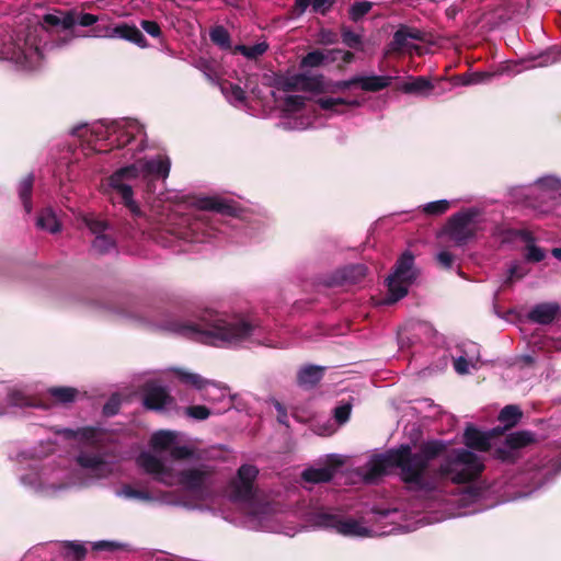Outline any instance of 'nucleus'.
Wrapping results in <instances>:
<instances>
[{
  "label": "nucleus",
  "instance_id": "33",
  "mask_svg": "<svg viewBox=\"0 0 561 561\" xmlns=\"http://www.w3.org/2000/svg\"><path fill=\"white\" fill-rule=\"evenodd\" d=\"M117 133L116 147L124 148L131 144L136 138V133H141V128L137 125H130L128 128L116 129L115 126L108 128V133Z\"/></svg>",
  "mask_w": 561,
  "mask_h": 561
},
{
  "label": "nucleus",
  "instance_id": "7",
  "mask_svg": "<svg viewBox=\"0 0 561 561\" xmlns=\"http://www.w3.org/2000/svg\"><path fill=\"white\" fill-rule=\"evenodd\" d=\"M259 470L253 465L244 463L239 467L237 478L229 483L230 499L234 502H249L254 497L253 484Z\"/></svg>",
  "mask_w": 561,
  "mask_h": 561
},
{
  "label": "nucleus",
  "instance_id": "3",
  "mask_svg": "<svg viewBox=\"0 0 561 561\" xmlns=\"http://www.w3.org/2000/svg\"><path fill=\"white\" fill-rule=\"evenodd\" d=\"M480 209L469 207L453 214L444 225L439 237H446L456 247H463L476 240L480 227Z\"/></svg>",
  "mask_w": 561,
  "mask_h": 561
},
{
  "label": "nucleus",
  "instance_id": "64",
  "mask_svg": "<svg viewBox=\"0 0 561 561\" xmlns=\"http://www.w3.org/2000/svg\"><path fill=\"white\" fill-rule=\"evenodd\" d=\"M142 30L152 37L161 36V27L156 21L142 20L140 22Z\"/></svg>",
  "mask_w": 561,
  "mask_h": 561
},
{
  "label": "nucleus",
  "instance_id": "63",
  "mask_svg": "<svg viewBox=\"0 0 561 561\" xmlns=\"http://www.w3.org/2000/svg\"><path fill=\"white\" fill-rule=\"evenodd\" d=\"M437 264L445 270L453 267L455 256L449 251H442L436 255Z\"/></svg>",
  "mask_w": 561,
  "mask_h": 561
},
{
  "label": "nucleus",
  "instance_id": "13",
  "mask_svg": "<svg viewBox=\"0 0 561 561\" xmlns=\"http://www.w3.org/2000/svg\"><path fill=\"white\" fill-rule=\"evenodd\" d=\"M526 446V431H519L506 436L505 446L493 450L494 458L503 462H514L516 450Z\"/></svg>",
  "mask_w": 561,
  "mask_h": 561
},
{
  "label": "nucleus",
  "instance_id": "28",
  "mask_svg": "<svg viewBox=\"0 0 561 561\" xmlns=\"http://www.w3.org/2000/svg\"><path fill=\"white\" fill-rule=\"evenodd\" d=\"M322 51L325 65L335 62L337 60L342 61V64L337 65L339 70H344L345 65L353 62L355 59V55L350 50H343L340 48H324Z\"/></svg>",
  "mask_w": 561,
  "mask_h": 561
},
{
  "label": "nucleus",
  "instance_id": "30",
  "mask_svg": "<svg viewBox=\"0 0 561 561\" xmlns=\"http://www.w3.org/2000/svg\"><path fill=\"white\" fill-rule=\"evenodd\" d=\"M34 175L32 173L23 178L19 184V196L27 214L32 211V193L34 185Z\"/></svg>",
  "mask_w": 561,
  "mask_h": 561
},
{
  "label": "nucleus",
  "instance_id": "15",
  "mask_svg": "<svg viewBox=\"0 0 561 561\" xmlns=\"http://www.w3.org/2000/svg\"><path fill=\"white\" fill-rule=\"evenodd\" d=\"M107 34L110 38H122L136 44L140 48L148 46V42L141 31L137 26L125 22L113 25V28L107 31Z\"/></svg>",
  "mask_w": 561,
  "mask_h": 561
},
{
  "label": "nucleus",
  "instance_id": "48",
  "mask_svg": "<svg viewBox=\"0 0 561 561\" xmlns=\"http://www.w3.org/2000/svg\"><path fill=\"white\" fill-rule=\"evenodd\" d=\"M114 247H115L114 240L105 233L95 236L93 243H92V249L100 254L107 253Z\"/></svg>",
  "mask_w": 561,
  "mask_h": 561
},
{
  "label": "nucleus",
  "instance_id": "53",
  "mask_svg": "<svg viewBox=\"0 0 561 561\" xmlns=\"http://www.w3.org/2000/svg\"><path fill=\"white\" fill-rule=\"evenodd\" d=\"M65 549L67 550L68 554H71L76 561H82L88 552L84 545L76 541H66Z\"/></svg>",
  "mask_w": 561,
  "mask_h": 561
},
{
  "label": "nucleus",
  "instance_id": "4",
  "mask_svg": "<svg viewBox=\"0 0 561 561\" xmlns=\"http://www.w3.org/2000/svg\"><path fill=\"white\" fill-rule=\"evenodd\" d=\"M480 458L468 449L454 450V456L442 463L438 472L443 478H450L455 483H467L476 480L483 471Z\"/></svg>",
  "mask_w": 561,
  "mask_h": 561
},
{
  "label": "nucleus",
  "instance_id": "22",
  "mask_svg": "<svg viewBox=\"0 0 561 561\" xmlns=\"http://www.w3.org/2000/svg\"><path fill=\"white\" fill-rule=\"evenodd\" d=\"M561 470V463L548 460L546 463L538 466L533 463L531 468L528 467V480H534L537 485H541L545 481L549 480L552 476Z\"/></svg>",
  "mask_w": 561,
  "mask_h": 561
},
{
  "label": "nucleus",
  "instance_id": "46",
  "mask_svg": "<svg viewBox=\"0 0 561 561\" xmlns=\"http://www.w3.org/2000/svg\"><path fill=\"white\" fill-rule=\"evenodd\" d=\"M220 90L226 95H231L238 102H244L247 99L245 91L238 84L229 81H222L220 83Z\"/></svg>",
  "mask_w": 561,
  "mask_h": 561
},
{
  "label": "nucleus",
  "instance_id": "54",
  "mask_svg": "<svg viewBox=\"0 0 561 561\" xmlns=\"http://www.w3.org/2000/svg\"><path fill=\"white\" fill-rule=\"evenodd\" d=\"M187 416L197 421H204L209 417L210 410L206 405H191L185 409Z\"/></svg>",
  "mask_w": 561,
  "mask_h": 561
},
{
  "label": "nucleus",
  "instance_id": "9",
  "mask_svg": "<svg viewBox=\"0 0 561 561\" xmlns=\"http://www.w3.org/2000/svg\"><path fill=\"white\" fill-rule=\"evenodd\" d=\"M174 401L169 391L153 382H146L142 387V404L147 410L161 411Z\"/></svg>",
  "mask_w": 561,
  "mask_h": 561
},
{
  "label": "nucleus",
  "instance_id": "12",
  "mask_svg": "<svg viewBox=\"0 0 561 561\" xmlns=\"http://www.w3.org/2000/svg\"><path fill=\"white\" fill-rule=\"evenodd\" d=\"M530 194L545 202H557L561 198V181L553 176L541 178L531 185Z\"/></svg>",
  "mask_w": 561,
  "mask_h": 561
},
{
  "label": "nucleus",
  "instance_id": "44",
  "mask_svg": "<svg viewBox=\"0 0 561 561\" xmlns=\"http://www.w3.org/2000/svg\"><path fill=\"white\" fill-rule=\"evenodd\" d=\"M209 37L214 44L220 46L221 48L230 47V34L221 25L213 27L209 32Z\"/></svg>",
  "mask_w": 561,
  "mask_h": 561
},
{
  "label": "nucleus",
  "instance_id": "58",
  "mask_svg": "<svg viewBox=\"0 0 561 561\" xmlns=\"http://www.w3.org/2000/svg\"><path fill=\"white\" fill-rule=\"evenodd\" d=\"M121 409V399L117 394H113L107 402L103 405V414L107 417L114 416Z\"/></svg>",
  "mask_w": 561,
  "mask_h": 561
},
{
  "label": "nucleus",
  "instance_id": "40",
  "mask_svg": "<svg viewBox=\"0 0 561 561\" xmlns=\"http://www.w3.org/2000/svg\"><path fill=\"white\" fill-rule=\"evenodd\" d=\"M525 272L522 266L516 263H512L507 268L506 276L499 290H506L512 287L515 282L522 280Z\"/></svg>",
  "mask_w": 561,
  "mask_h": 561
},
{
  "label": "nucleus",
  "instance_id": "59",
  "mask_svg": "<svg viewBox=\"0 0 561 561\" xmlns=\"http://www.w3.org/2000/svg\"><path fill=\"white\" fill-rule=\"evenodd\" d=\"M123 494L126 497L138 499L141 501H150L151 500V495L148 491L137 490L130 485H125L123 488Z\"/></svg>",
  "mask_w": 561,
  "mask_h": 561
},
{
  "label": "nucleus",
  "instance_id": "10",
  "mask_svg": "<svg viewBox=\"0 0 561 561\" xmlns=\"http://www.w3.org/2000/svg\"><path fill=\"white\" fill-rule=\"evenodd\" d=\"M344 461L340 456L330 455L325 461V466L322 468H308L301 477L306 482L309 483H325L333 479L337 468H340Z\"/></svg>",
  "mask_w": 561,
  "mask_h": 561
},
{
  "label": "nucleus",
  "instance_id": "26",
  "mask_svg": "<svg viewBox=\"0 0 561 561\" xmlns=\"http://www.w3.org/2000/svg\"><path fill=\"white\" fill-rule=\"evenodd\" d=\"M358 77V85L367 92H378L386 88H388L392 82V77L390 76H368V77Z\"/></svg>",
  "mask_w": 561,
  "mask_h": 561
},
{
  "label": "nucleus",
  "instance_id": "62",
  "mask_svg": "<svg viewBox=\"0 0 561 561\" xmlns=\"http://www.w3.org/2000/svg\"><path fill=\"white\" fill-rule=\"evenodd\" d=\"M339 42V36L335 32L322 28L318 35V43L322 45H332Z\"/></svg>",
  "mask_w": 561,
  "mask_h": 561
},
{
  "label": "nucleus",
  "instance_id": "52",
  "mask_svg": "<svg viewBox=\"0 0 561 561\" xmlns=\"http://www.w3.org/2000/svg\"><path fill=\"white\" fill-rule=\"evenodd\" d=\"M493 75L490 73V72H485V73H473V75H462V76H457L454 78V82L455 84H458V85H469L471 83H476V82H480V81H483L485 79H490L492 78Z\"/></svg>",
  "mask_w": 561,
  "mask_h": 561
},
{
  "label": "nucleus",
  "instance_id": "11",
  "mask_svg": "<svg viewBox=\"0 0 561 561\" xmlns=\"http://www.w3.org/2000/svg\"><path fill=\"white\" fill-rule=\"evenodd\" d=\"M499 430L480 431L473 425H468L463 433L465 445L473 450L488 451L491 448V439L500 437Z\"/></svg>",
  "mask_w": 561,
  "mask_h": 561
},
{
  "label": "nucleus",
  "instance_id": "25",
  "mask_svg": "<svg viewBox=\"0 0 561 561\" xmlns=\"http://www.w3.org/2000/svg\"><path fill=\"white\" fill-rule=\"evenodd\" d=\"M434 85L430 79L420 76L414 78L412 81L404 82L401 90L408 94H416L427 96L431 94Z\"/></svg>",
  "mask_w": 561,
  "mask_h": 561
},
{
  "label": "nucleus",
  "instance_id": "61",
  "mask_svg": "<svg viewBox=\"0 0 561 561\" xmlns=\"http://www.w3.org/2000/svg\"><path fill=\"white\" fill-rule=\"evenodd\" d=\"M194 450L187 446H174L170 450V455L175 460L188 459L193 456Z\"/></svg>",
  "mask_w": 561,
  "mask_h": 561
},
{
  "label": "nucleus",
  "instance_id": "55",
  "mask_svg": "<svg viewBox=\"0 0 561 561\" xmlns=\"http://www.w3.org/2000/svg\"><path fill=\"white\" fill-rule=\"evenodd\" d=\"M352 412V403L350 401L343 402L334 409V419L339 424H344L348 421Z\"/></svg>",
  "mask_w": 561,
  "mask_h": 561
},
{
  "label": "nucleus",
  "instance_id": "20",
  "mask_svg": "<svg viewBox=\"0 0 561 561\" xmlns=\"http://www.w3.org/2000/svg\"><path fill=\"white\" fill-rule=\"evenodd\" d=\"M336 0H295L291 13L295 16L302 15L308 7H311V12L327 15L335 4Z\"/></svg>",
  "mask_w": 561,
  "mask_h": 561
},
{
  "label": "nucleus",
  "instance_id": "5",
  "mask_svg": "<svg viewBox=\"0 0 561 561\" xmlns=\"http://www.w3.org/2000/svg\"><path fill=\"white\" fill-rule=\"evenodd\" d=\"M419 275L414 265V255L411 251H404L397 260L393 272L387 277V286L392 302L408 295V287Z\"/></svg>",
  "mask_w": 561,
  "mask_h": 561
},
{
  "label": "nucleus",
  "instance_id": "42",
  "mask_svg": "<svg viewBox=\"0 0 561 561\" xmlns=\"http://www.w3.org/2000/svg\"><path fill=\"white\" fill-rule=\"evenodd\" d=\"M373 8V3L369 1H357L354 2L348 9V16L353 22L360 21Z\"/></svg>",
  "mask_w": 561,
  "mask_h": 561
},
{
  "label": "nucleus",
  "instance_id": "18",
  "mask_svg": "<svg viewBox=\"0 0 561 561\" xmlns=\"http://www.w3.org/2000/svg\"><path fill=\"white\" fill-rule=\"evenodd\" d=\"M201 209L215 211L221 215L236 217L239 213V207L233 201H228L219 197H206L199 202Z\"/></svg>",
  "mask_w": 561,
  "mask_h": 561
},
{
  "label": "nucleus",
  "instance_id": "19",
  "mask_svg": "<svg viewBox=\"0 0 561 561\" xmlns=\"http://www.w3.org/2000/svg\"><path fill=\"white\" fill-rule=\"evenodd\" d=\"M137 463L149 474H154L157 481L163 482L162 476L170 474V469L156 456L150 453H141Z\"/></svg>",
  "mask_w": 561,
  "mask_h": 561
},
{
  "label": "nucleus",
  "instance_id": "14",
  "mask_svg": "<svg viewBox=\"0 0 561 561\" xmlns=\"http://www.w3.org/2000/svg\"><path fill=\"white\" fill-rule=\"evenodd\" d=\"M211 474L208 469L190 468L179 473L180 484L190 492H202L205 488L207 478Z\"/></svg>",
  "mask_w": 561,
  "mask_h": 561
},
{
  "label": "nucleus",
  "instance_id": "43",
  "mask_svg": "<svg viewBox=\"0 0 561 561\" xmlns=\"http://www.w3.org/2000/svg\"><path fill=\"white\" fill-rule=\"evenodd\" d=\"M37 226L44 230L55 233L59 230V224L50 210H43L37 218Z\"/></svg>",
  "mask_w": 561,
  "mask_h": 561
},
{
  "label": "nucleus",
  "instance_id": "24",
  "mask_svg": "<svg viewBox=\"0 0 561 561\" xmlns=\"http://www.w3.org/2000/svg\"><path fill=\"white\" fill-rule=\"evenodd\" d=\"M171 161L169 157L159 156L157 159H151L145 162L144 170L149 175L167 179L170 173Z\"/></svg>",
  "mask_w": 561,
  "mask_h": 561
},
{
  "label": "nucleus",
  "instance_id": "51",
  "mask_svg": "<svg viewBox=\"0 0 561 561\" xmlns=\"http://www.w3.org/2000/svg\"><path fill=\"white\" fill-rule=\"evenodd\" d=\"M367 274V267L363 264L350 265L344 270V277L353 283L359 282Z\"/></svg>",
  "mask_w": 561,
  "mask_h": 561
},
{
  "label": "nucleus",
  "instance_id": "8",
  "mask_svg": "<svg viewBox=\"0 0 561 561\" xmlns=\"http://www.w3.org/2000/svg\"><path fill=\"white\" fill-rule=\"evenodd\" d=\"M317 523L324 528L335 529L345 536H365L368 530L355 519H341L339 516L328 513L318 515Z\"/></svg>",
  "mask_w": 561,
  "mask_h": 561
},
{
  "label": "nucleus",
  "instance_id": "29",
  "mask_svg": "<svg viewBox=\"0 0 561 561\" xmlns=\"http://www.w3.org/2000/svg\"><path fill=\"white\" fill-rule=\"evenodd\" d=\"M43 24L47 27H61L62 30H70L76 24V18L71 12H67L62 16L48 13L43 16Z\"/></svg>",
  "mask_w": 561,
  "mask_h": 561
},
{
  "label": "nucleus",
  "instance_id": "45",
  "mask_svg": "<svg viewBox=\"0 0 561 561\" xmlns=\"http://www.w3.org/2000/svg\"><path fill=\"white\" fill-rule=\"evenodd\" d=\"M450 208V203L447 199H439L425 204L422 210L427 216H440Z\"/></svg>",
  "mask_w": 561,
  "mask_h": 561
},
{
  "label": "nucleus",
  "instance_id": "32",
  "mask_svg": "<svg viewBox=\"0 0 561 561\" xmlns=\"http://www.w3.org/2000/svg\"><path fill=\"white\" fill-rule=\"evenodd\" d=\"M176 434L172 431H158L152 434L150 439V446L154 450H167L175 442Z\"/></svg>",
  "mask_w": 561,
  "mask_h": 561
},
{
  "label": "nucleus",
  "instance_id": "17",
  "mask_svg": "<svg viewBox=\"0 0 561 561\" xmlns=\"http://www.w3.org/2000/svg\"><path fill=\"white\" fill-rule=\"evenodd\" d=\"M324 371L323 366L306 365L297 373V385L305 390H311L322 380Z\"/></svg>",
  "mask_w": 561,
  "mask_h": 561
},
{
  "label": "nucleus",
  "instance_id": "41",
  "mask_svg": "<svg viewBox=\"0 0 561 561\" xmlns=\"http://www.w3.org/2000/svg\"><path fill=\"white\" fill-rule=\"evenodd\" d=\"M2 388H4L7 390V392H5L7 401L10 405L19 407V408L33 405L32 399L30 397L25 396L22 391L10 390L5 386H2Z\"/></svg>",
  "mask_w": 561,
  "mask_h": 561
},
{
  "label": "nucleus",
  "instance_id": "37",
  "mask_svg": "<svg viewBox=\"0 0 561 561\" xmlns=\"http://www.w3.org/2000/svg\"><path fill=\"white\" fill-rule=\"evenodd\" d=\"M323 51L322 49H314L309 51L307 55H305L299 62V68L301 70L308 69V68H318L323 65H325L323 59Z\"/></svg>",
  "mask_w": 561,
  "mask_h": 561
},
{
  "label": "nucleus",
  "instance_id": "36",
  "mask_svg": "<svg viewBox=\"0 0 561 561\" xmlns=\"http://www.w3.org/2000/svg\"><path fill=\"white\" fill-rule=\"evenodd\" d=\"M49 394L60 403L73 402L78 390L72 387H53L48 390Z\"/></svg>",
  "mask_w": 561,
  "mask_h": 561
},
{
  "label": "nucleus",
  "instance_id": "1",
  "mask_svg": "<svg viewBox=\"0 0 561 561\" xmlns=\"http://www.w3.org/2000/svg\"><path fill=\"white\" fill-rule=\"evenodd\" d=\"M447 449L442 440H428L420 446L419 451L413 453L409 444H402L397 448L388 449L382 454L371 457L365 474L366 481H375L383 477L391 468L400 469L401 481L414 491L432 492L436 490L437 483L430 474V462Z\"/></svg>",
  "mask_w": 561,
  "mask_h": 561
},
{
  "label": "nucleus",
  "instance_id": "49",
  "mask_svg": "<svg viewBox=\"0 0 561 561\" xmlns=\"http://www.w3.org/2000/svg\"><path fill=\"white\" fill-rule=\"evenodd\" d=\"M196 67L205 75L209 82L215 83L218 80V73L214 62L201 58L197 60Z\"/></svg>",
  "mask_w": 561,
  "mask_h": 561
},
{
  "label": "nucleus",
  "instance_id": "6",
  "mask_svg": "<svg viewBox=\"0 0 561 561\" xmlns=\"http://www.w3.org/2000/svg\"><path fill=\"white\" fill-rule=\"evenodd\" d=\"M139 176V169L136 164H129L117 169L112 175L107 178L108 186L119 195L122 203L135 216L141 214L138 204L134 201V192L130 185L125 184L124 181L135 180Z\"/></svg>",
  "mask_w": 561,
  "mask_h": 561
},
{
  "label": "nucleus",
  "instance_id": "38",
  "mask_svg": "<svg viewBox=\"0 0 561 561\" xmlns=\"http://www.w3.org/2000/svg\"><path fill=\"white\" fill-rule=\"evenodd\" d=\"M77 462L80 467L92 470L99 469L105 463L101 455L89 453H80Z\"/></svg>",
  "mask_w": 561,
  "mask_h": 561
},
{
  "label": "nucleus",
  "instance_id": "2",
  "mask_svg": "<svg viewBox=\"0 0 561 561\" xmlns=\"http://www.w3.org/2000/svg\"><path fill=\"white\" fill-rule=\"evenodd\" d=\"M257 325L241 314L211 309L201 312L196 322L173 321L169 329L184 337L215 347H237L251 339Z\"/></svg>",
  "mask_w": 561,
  "mask_h": 561
},
{
  "label": "nucleus",
  "instance_id": "35",
  "mask_svg": "<svg viewBox=\"0 0 561 561\" xmlns=\"http://www.w3.org/2000/svg\"><path fill=\"white\" fill-rule=\"evenodd\" d=\"M317 104L324 111H333L335 113H342L337 107L340 105H350V106H358L359 102L356 100L347 101L342 98L333 99V98H320L317 100Z\"/></svg>",
  "mask_w": 561,
  "mask_h": 561
},
{
  "label": "nucleus",
  "instance_id": "21",
  "mask_svg": "<svg viewBox=\"0 0 561 561\" xmlns=\"http://www.w3.org/2000/svg\"><path fill=\"white\" fill-rule=\"evenodd\" d=\"M523 412L517 405H506L504 407L499 416V425L495 426V430H499V436L504 435L507 431H511L522 419Z\"/></svg>",
  "mask_w": 561,
  "mask_h": 561
},
{
  "label": "nucleus",
  "instance_id": "50",
  "mask_svg": "<svg viewBox=\"0 0 561 561\" xmlns=\"http://www.w3.org/2000/svg\"><path fill=\"white\" fill-rule=\"evenodd\" d=\"M341 35H342V42L347 47L353 48V49L362 48L363 42H362L360 35L354 33L353 31H351L347 27H342Z\"/></svg>",
  "mask_w": 561,
  "mask_h": 561
},
{
  "label": "nucleus",
  "instance_id": "31",
  "mask_svg": "<svg viewBox=\"0 0 561 561\" xmlns=\"http://www.w3.org/2000/svg\"><path fill=\"white\" fill-rule=\"evenodd\" d=\"M324 79L323 75L309 76L304 73L301 91L317 94L325 93L328 91V85Z\"/></svg>",
  "mask_w": 561,
  "mask_h": 561
},
{
  "label": "nucleus",
  "instance_id": "27",
  "mask_svg": "<svg viewBox=\"0 0 561 561\" xmlns=\"http://www.w3.org/2000/svg\"><path fill=\"white\" fill-rule=\"evenodd\" d=\"M304 73L293 76L277 75L274 79V87L283 92L301 91Z\"/></svg>",
  "mask_w": 561,
  "mask_h": 561
},
{
  "label": "nucleus",
  "instance_id": "56",
  "mask_svg": "<svg viewBox=\"0 0 561 561\" xmlns=\"http://www.w3.org/2000/svg\"><path fill=\"white\" fill-rule=\"evenodd\" d=\"M84 222H85V226L90 229V231L95 236L104 234V231L108 227L106 221L94 218V217L84 218Z\"/></svg>",
  "mask_w": 561,
  "mask_h": 561
},
{
  "label": "nucleus",
  "instance_id": "47",
  "mask_svg": "<svg viewBox=\"0 0 561 561\" xmlns=\"http://www.w3.org/2000/svg\"><path fill=\"white\" fill-rule=\"evenodd\" d=\"M525 69L524 60L518 61H506L497 69L496 72L492 73L493 77L496 75H507V76H516L522 73Z\"/></svg>",
  "mask_w": 561,
  "mask_h": 561
},
{
  "label": "nucleus",
  "instance_id": "39",
  "mask_svg": "<svg viewBox=\"0 0 561 561\" xmlns=\"http://www.w3.org/2000/svg\"><path fill=\"white\" fill-rule=\"evenodd\" d=\"M268 49V45L265 42L256 43L252 46L238 45L236 51L242 54L248 59H256L262 56Z\"/></svg>",
  "mask_w": 561,
  "mask_h": 561
},
{
  "label": "nucleus",
  "instance_id": "34",
  "mask_svg": "<svg viewBox=\"0 0 561 561\" xmlns=\"http://www.w3.org/2000/svg\"><path fill=\"white\" fill-rule=\"evenodd\" d=\"M175 374L181 382L190 385L198 390L204 389L207 385L210 383L209 380L203 378L198 374L188 373L182 369H176Z\"/></svg>",
  "mask_w": 561,
  "mask_h": 561
},
{
  "label": "nucleus",
  "instance_id": "57",
  "mask_svg": "<svg viewBox=\"0 0 561 561\" xmlns=\"http://www.w3.org/2000/svg\"><path fill=\"white\" fill-rule=\"evenodd\" d=\"M284 104L287 110L298 112L306 106V98L302 95H287L284 99Z\"/></svg>",
  "mask_w": 561,
  "mask_h": 561
},
{
  "label": "nucleus",
  "instance_id": "60",
  "mask_svg": "<svg viewBox=\"0 0 561 561\" xmlns=\"http://www.w3.org/2000/svg\"><path fill=\"white\" fill-rule=\"evenodd\" d=\"M546 257V252L533 243L528 237V262H540Z\"/></svg>",
  "mask_w": 561,
  "mask_h": 561
},
{
  "label": "nucleus",
  "instance_id": "23",
  "mask_svg": "<svg viewBox=\"0 0 561 561\" xmlns=\"http://www.w3.org/2000/svg\"><path fill=\"white\" fill-rule=\"evenodd\" d=\"M560 314V307L554 302L540 304L528 312V319L540 323L549 324Z\"/></svg>",
  "mask_w": 561,
  "mask_h": 561
},
{
  "label": "nucleus",
  "instance_id": "16",
  "mask_svg": "<svg viewBox=\"0 0 561 561\" xmlns=\"http://www.w3.org/2000/svg\"><path fill=\"white\" fill-rule=\"evenodd\" d=\"M409 39L424 42L425 33L416 27L401 24L392 36L391 49L393 51H402L409 47Z\"/></svg>",
  "mask_w": 561,
  "mask_h": 561
}]
</instances>
